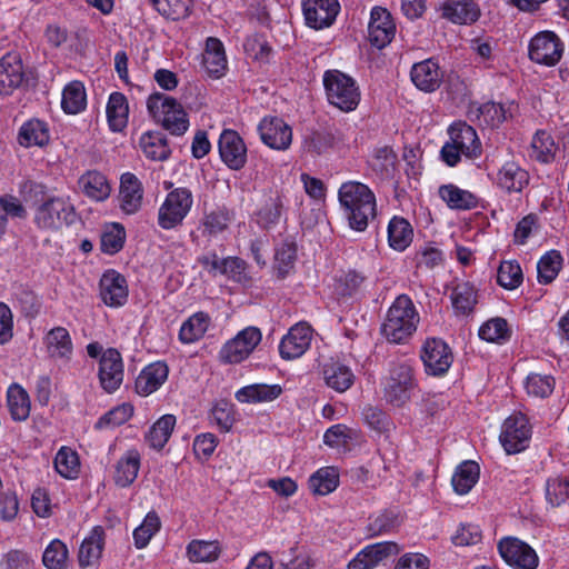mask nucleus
Here are the masks:
<instances>
[{
    "label": "nucleus",
    "mask_w": 569,
    "mask_h": 569,
    "mask_svg": "<svg viewBox=\"0 0 569 569\" xmlns=\"http://www.w3.org/2000/svg\"><path fill=\"white\" fill-rule=\"evenodd\" d=\"M338 201L348 226L355 231H365L377 216L376 196L362 182H343L338 189Z\"/></svg>",
    "instance_id": "obj_1"
},
{
    "label": "nucleus",
    "mask_w": 569,
    "mask_h": 569,
    "mask_svg": "<svg viewBox=\"0 0 569 569\" xmlns=\"http://www.w3.org/2000/svg\"><path fill=\"white\" fill-rule=\"evenodd\" d=\"M419 313L407 295L398 296L390 306L381 332L393 343L405 342L417 330Z\"/></svg>",
    "instance_id": "obj_2"
},
{
    "label": "nucleus",
    "mask_w": 569,
    "mask_h": 569,
    "mask_svg": "<svg viewBox=\"0 0 569 569\" xmlns=\"http://www.w3.org/2000/svg\"><path fill=\"white\" fill-rule=\"evenodd\" d=\"M147 110L156 123L173 136H182L189 129V118L181 103L162 92H153L147 99Z\"/></svg>",
    "instance_id": "obj_3"
},
{
    "label": "nucleus",
    "mask_w": 569,
    "mask_h": 569,
    "mask_svg": "<svg viewBox=\"0 0 569 569\" xmlns=\"http://www.w3.org/2000/svg\"><path fill=\"white\" fill-rule=\"evenodd\" d=\"M322 83L329 104L343 112L357 109L361 100V92L351 76L337 69H330L325 71Z\"/></svg>",
    "instance_id": "obj_4"
},
{
    "label": "nucleus",
    "mask_w": 569,
    "mask_h": 569,
    "mask_svg": "<svg viewBox=\"0 0 569 569\" xmlns=\"http://www.w3.org/2000/svg\"><path fill=\"white\" fill-rule=\"evenodd\" d=\"M383 396L392 407L401 408L411 399L418 382L410 361L392 362L383 381Z\"/></svg>",
    "instance_id": "obj_5"
},
{
    "label": "nucleus",
    "mask_w": 569,
    "mask_h": 569,
    "mask_svg": "<svg viewBox=\"0 0 569 569\" xmlns=\"http://www.w3.org/2000/svg\"><path fill=\"white\" fill-rule=\"evenodd\" d=\"M77 220V213L67 197H51L40 203L34 211V223L47 231H58Z\"/></svg>",
    "instance_id": "obj_6"
},
{
    "label": "nucleus",
    "mask_w": 569,
    "mask_h": 569,
    "mask_svg": "<svg viewBox=\"0 0 569 569\" xmlns=\"http://www.w3.org/2000/svg\"><path fill=\"white\" fill-rule=\"evenodd\" d=\"M193 206L191 190L179 187L167 193L158 209V224L163 230H171L182 224Z\"/></svg>",
    "instance_id": "obj_7"
},
{
    "label": "nucleus",
    "mask_w": 569,
    "mask_h": 569,
    "mask_svg": "<svg viewBox=\"0 0 569 569\" xmlns=\"http://www.w3.org/2000/svg\"><path fill=\"white\" fill-rule=\"evenodd\" d=\"M531 438V427L525 415L516 412L508 417L499 435V441L508 455L525 450Z\"/></svg>",
    "instance_id": "obj_8"
},
{
    "label": "nucleus",
    "mask_w": 569,
    "mask_h": 569,
    "mask_svg": "<svg viewBox=\"0 0 569 569\" xmlns=\"http://www.w3.org/2000/svg\"><path fill=\"white\" fill-rule=\"evenodd\" d=\"M262 338L257 327H247L237 336L227 341L219 352V358L224 363H239L247 359Z\"/></svg>",
    "instance_id": "obj_9"
},
{
    "label": "nucleus",
    "mask_w": 569,
    "mask_h": 569,
    "mask_svg": "<svg viewBox=\"0 0 569 569\" xmlns=\"http://www.w3.org/2000/svg\"><path fill=\"white\" fill-rule=\"evenodd\" d=\"M420 358L427 375L433 377L445 376L453 362L451 348L442 339L438 338L426 340Z\"/></svg>",
    "instance_id": "obj_10"
},
{
    "label": "nucleus",
    "mask_w": 569,
    "mask_h": 569,
    "mask_svg": "<svg viewBox=\"0 0 569 569\" xmlns=\"http://www.w3.org/2000/svg\"><path fill=\"white\" fill-rule=\"evenodd\" d=\"M501 558L516 569H537L539 557L537 552L525 541L515 538H502L498 543Z\"/></svg>",
    "instance_id": "obj_11"
},
{
    "label": "nucleus",
    "mask_w": 569,
    "mask_h": 569,
    "mask_svg": "<svg viewBox=\"0 0 569 569\" xmlns=\"http://www.w3.org/2000/svg\"><path fill=\"white\" fill-rule=\"evenodd\" d=\"M563 53V43L552 31H541L529 42V58L539 64L556 66Z\"/></svg>",
    "instance_id": "obj_12"
},
{
    "label": "nucleus",
    "mask_w": 569,
    "mask_h": 569,
    "mask_svg": "<svg viewBox=\"0 0 569 569\" xmlns=\"http://www.w3.org/2000/svg\"><path fill=\"white\" fill-rule=\"evenodd\" d=\"M260 140L268 148L276 151H286L293 139L292 128L279 117H263L258 124Z\"/></svg>",
    "instance_id": "obj_13"
},
{
    "label": "nucleus",
    "mask_w": 569,
    "mask_h": 569,
    "mask_svg": "<svg viewBox=\"0 0 569 569\" xmlns=\"http://www.w3.org/2000/svg\"><path fill=\"white\" fill-rule=\"evenodd\" d=\"M124 370L120 352L114 348L104 350L100 360L98 377L101 388L112 393L118 390L123 381Z\"/></svg>",
    "instance_id": "obj_14"
},
{
    "label": "nucleus",
    "mask_w": 569,
    "mask_h": 569,
    "mask_svg": "<svg viewBox=\"0 0 569 569\" xmlns=\"http://www.w3.org/2000/svg\"><path fill=\"white\" fill-rule=\"evenodd\" d=\"M312 328L307 322H299L292 326L279 345V352L282 359L293 360L306 353L312 340Z\"/></svg>",
    "instance_id": "obj_15"
},
{
    "label": "nucleus",
    "mask_w": 569,
    "mask_h": 569,
    "mask_svg": "<svg viewBox=\"0 0 569 569\" xmlns=\"http://www.w3.org/2000/svg\"><path fill=\"white\" fill-rule=\"evenodd\" d=\"M400 548L393 541H381L361 549L347 565V569H375L381 562L398 555Z\"/></svg>",
    "instance_id": "obj_16"
},
{
    "label": "nucleus",
    "mask_w": 569,
    "mask_h": 569,
    "mask_svg": "<svg viewBox=\"0 0 569 569\" xmlns=\"http://www.w3.org/2000/svg\"><path fill=\"white\" fill-rule=\"evenodd\" d=\"M302 11L307 26L320 30L335 22L340 4L338 0H302Z\"/></svg>",
    "instance_id": "obj_17"
},
{
    "label": "nucleus",
    "mask_w": 569,
    "mask_h": 569,
    "mask_svg": "<svg viewBox=\"0 0 569 569\" xmlns=\"http://www.w3.org/2000/svg\"><path fill=\"white\" fill-rule=\"evenodd\" d=\"M219 153L223 163L231 170H240L247 162V146L240 134L231 129L221 132Z\"/></svg>",
    "instance_id": "obj_18"
},
{
    "label": "nucleus",
    "mask_w": 569,
    "mask_h": 569,
    "mask_svg": "<svg viewBox=\"0 0 569 569\" xmlns=\"http://www.w3.org/2000/svg\"><path fill=\"white\" fill-rule=\"evenodd\" d=\"M369 41L381 49L391 42L396 34V23L391 13L382 7H373L368 24Z\"/></svg>",
    "instance_id": "obj_19"
},
{
    "label": "nucleus",
    "mask_w": 569,
    "mask_h": 569,
    "mask_svg": "<svg viewBox=\"0 0 569 569\" xmlns=\"http://www.w3.org/2000/svg\"><path fill=\"white\" fill-rule=\"evenodd\" d=\"M100 297L111 308L122 307L129 296L126 278L116 270L106 271L100 279Z\"/></svg>",
    "instance_id": "obj_20"
},
{
    "label": "nucleus",
    "mask_w": 569,
    "mask_h": 569,
    "mask_svg": "<svg viewBox=\"0 0 569 569\" xmlns=\"http://www.w3.org/2000/svg\"><path fill=\"white\" fill-rule=\"evenodd\" d=\"M530 181V176L517 161L508 160L498 169L493 182L507 193L521 192Z\"/></svg>",
    "instance_id": "obj_21"
},
{
    "label": "nucleus",
    "mask_w": 569,
    "mask_h": 569,
    "mask_svg": "<svg viewBox=\"0 0 569 569\" xmlns=\"http://www.w3.org/2000/svg\"><path fill=\"white\" fill-rule=\"evenodd\" d=\"M23 80V64L18 53L8 52L0 58V94H11L22 84Z\"/></svg>",
    "instance_id": "obj_22"
},
{
    "label": "nucleus",
    "mask_w": 569,
    "mask_h": 569,
    "mask_svg": "<svg viewBox=\"0 0 569 569\" xmlns=\"http://www.w3.org/2000/svg\"><path fill=\"white\" fill-rule=\"evenodd\" d=\"M143 188L141 181L131 172L120 178L119 206L126 214L137 213L142 204Z\"/></svg>",
    "instance_id": "obj_23"
},
{
    "label": "nucleus",
    "mask_w": 569,
    "mask_h": 569,
    "mask_svg": "<svg viewBox=\"0 0 569 569\" xmlns=\"http://www.w3.org/2000/svg\"><path fill=\"white\" fill-rule=\"evenodd\" d=\"M410 76L413 84L425 92L436 91L440 87L443 78L438 62L433 59H426L415 63L411 68Z\"/></svg>",
    "instance_id": "obj_24"
},
{
    "label": "nucleus",
    "mask_w": 569,
    "mask_h": 569,
    "mask_svg": "<svg viewBox=\"0 0 569 569\" xmlns=\"http://www.w3.org/2000/svg\"><path fill=\"white\" fill-rule=\"evenodd\" d=\"M202 67L206 73L213 79H219L226 74L228 60L224 46L221 40L216 37H209L206 40V47L202 53Z\"/></svg>",
    "instance_id": "obj_25"
},
{
    "label": "nucleus",
    "mask_w": 569,
    "mask_h": 569,
    "mask_svg": "<svg viewBox=\"0 0 569 569\" xmlns=\"http://www.w3.org/2000/svg\"><path fill=\"white\" fill-rule=\"evenodd\" d=\"M449 136L450 141L460 149L466 158L475 159L481 154V142L477 132L466 122H456L450 126Z\"/></svg>",
    "instance_id": "obj_26"
},
{
    "label": "nucleus",
    "mask_w": 569,
    "mask_h": 569,
    "mask_svg": "<svg viewBox=\"0 0 569 569\" xmlns=\"http://www.w3.org/2000/svg\"><path fill=\"white\" fill-rule=\"evenodd\" d=\"M169 368L163 361H154L146 366L136 379V391L147 397L157 391L168 379Z\"/></svg>",
    "instance_id": "obj_27"
},
{
    "label": "nucleus",
    "mask_w": 569,
    "mask_h": 569,
    "mask_svg": "<svg viewBox=\"0 0 569 569\" xmlns=\"http://www.w3.org/2000/svg\"><path fill=\"white\" fill-rule=\"evenodd\" d=\"M284 199V194L279 190L266 192L257 211L258 223L263 228L279 223L286 211Z\"/></svg>",
    "instance_id": "obj_28"
},
{
    "label": "nucleus",
    "mask_w": 569,
    "mask_h": 569,
    "mask_svg": "<svg viewBox=\"0 0 569 569\" xmlns=\"http://www.w3.org/2000/svg\"><path fill=\"white\" fill-rule=\"evenodd\" d=\"M441 13L452 23L471 24L479 19L481 11L473 0H445Z\"/></svg>",
    "instance_id": "obj_29"
},
{
    "label": "nucleus",
    "mask_w": 569,
    "mask_h": 569,
    "mask_svg": "<svg viewBox=\"0 0 569 569\" xmlns=\"http://www.w3.org/2000/svg\"><path fill=\"white\" fill-rule=\"evenodd\" d=\"M104 547V529L96 526L80 546L78 561L81 568L98 565Z\"/></svg>",
    "instance_id": "obj_30"
},
{
    "label": "nucleus",
    "mask_w": 569,
    "mask_h": 569,
    "mask_svg": "<svg viewBox=\"0 0 569 569\" xmlns=\"http://www.w3.org/2000/svg\"><path fill=\"white\" fill-rule=\"evenodd\" d=\"M78 186L87 198L97 202L104 201L111 193V186L107 177L98 170H88L81 174Z\"/></svg>",
    "instance_id": "obj_31"
},
{
    "label": "nucleus",
    "mask_w": 569,
    "mask_h": 569,
    "mask_svg": "<svg viewBox=\"0 0 569 569\" xmlns=\"http://www.w3.org/2000/svg\"><path fill=\"white\" fill-rule=\"evenodd\" d=\"M326 385L337 392H345L355 383L356 376L350 367L338 361L330 360L322 367Z\"/></svg>",
    "instance_id": "obj_32"
},
{
    "label": "nucleus",
    "mask_w": 569,
    "mask_h": 569,
    "mask_svg": "<svg viewBox=\"0 0 569 569\" xmlns=\"http://www.w3.org/2000/svg\"><path fill=\"white\" fill-rule=\"evenodd\" d=\"M141 456L137 449L127 450L114 466L113 480L118 487L131 486L138 477Z\"/></svg>",
    "instance_id": "obj_33"
},
{
    "label": "nucleus",
    "mask_w": 569,
    "mask_h": 569,
    "mask_svg": "<svg viewBox=\"0 0 569 569\" xmlns=\"http://www.w3.org/2000/svg\"><path fill=\"white\" fill-rule=\"evenodd\" d=\"M438 196L452 210H471L478 206V197L476 194L453 183L440 186Z\"/></svg>",
    "instance_id": "obj_34"
},
{
    "label": "nucleus",
    "mask_w": 569,
    "mask_h": 569,
    "mask_svg": "<svg viewBox=\"0 0 569 569\" xmlns=\"http://www.w3.org/2000/svg\"><path fill=\"white\" fill-rule=\"evenodd\" d=\"M44 345L48 355L53 359L69 360L72 356V339L63 327L52 328L44 337Z\"/></svg>",
    "instance_id": "obj_35"
},
{
    "label": "nucleus",
    "mask_w": 569,
    "mask_h": 569,
    "mask_svg": "<svg viewBox=\"0 0 569 569\" xmlns=\"http://www.w3.org/2000/svg\"><path fill=\"white\" fill-rule=\"evenodd\" d=\"M281 393L280 385L253 383L240 388L234 397L241 403H261L273 401Z\"/></svg>",
    "instance_id": "obj_36"
},
{
    "label": "nucleus",
    "mask_w": 569,
    "mask_h": 569,
    "mask_svg": "<svg viewBox=\"0 0 569 569\" xmlns=\"http://www.w3.org/2000/svg\"><path fill=\"white\" fill-rule=\"evenodd\" d=\"M109 128L113 132L122 131L129 119V106L126 96L121 92H112L106 107Z\"/></svg>",
    "instance_id": "obj_37"
},
{
    "label": "nucleus",
    "mask_w": 569,
    "mask_h": 569,
    "mask_svg": "<svg viewBox=\"0 0 569 569\" xmlns=\"http://www.w3.org/2000/svg\"><path fill=\"white\" fill-rule=\"evenodd\" d=\"M50 132L46 122L32 119L24 122L18 134V141L22 147H43L49 143Z\"/></svg>",
    "instance_id": "obj_38"
},
{
    "label": "nucleus",
    "mask_w": 569,
    "mask_h": 569,
    "mask_svg": "<svg viewBox=\"0 0 569 569\" xmlns=\"http://www.w3.org/2000/svg\"><path fill=\"white\" fill-rule=\"evenodd\" d=\"M139 146L146 158L152 161H164L171 153L167 139L157 131L144 132L140 137Z\"/></svg>",
    "instance_id": "obj_39"
},
{
    "label": "nucleus",
    "mask_w": 569,
    "mask_h": 569,
    "mask_svg": "<svg viewBox=\"0 0 569 569\" xmlns=\"http://www.w3.org/2000/svg\"><path fill=\"white\" fill-rule=\"evenodd\" d=\"M173 415H163L148 430L144 436L146 442L154 450H161L169 441L176 426Z\"/></svg>",
    "instance_id": "obj_40"
},
{
    "label": "nucleus",
    "mask_w": 569,
    "mask_h": 569,
    "mask_svg": "<svg viewBox=\"0 0 569 569\" xmlns=\"http://www.w3.org/2000/svg\"><path fill=\"white\" fill-rule=\"evenodd\" d=\"M7 403L11 418L24 421L29 418L31 402L28 392L18 383H12L7 390Z\"/></svg>",
    "instance_id": "obj_41"
},
{
    "label": "nucleus",
    "mask_w": 569,
    "mask_h": 569,
    "mask_svg": "<svg viewBox=\"0 0 569 569\" xmlns=\"http://www.w3.org/2000/svg\"><path fill=\"white\" fill-rule=\"evenodd\" d=\"M87 107V93L81 81H71L62 90L61 108L66 113L77 114Z\"/></svg>",
    "instance_id": "obj_42"
},
{
    "label": "nucleus",
    "mask_w": 569,
    "mask_h": 569,
    "mask_svg": "<svg viewBox=\"0 0 569 569\" xmlns=\"http://www.w3.org/2000/svg\"><path fill=\"white\" fill-rule=\"evenodd\" d=\"M210 325V317L206 312H196L190 316L179 331V339L182 343L189 345L200 340L207 332Z\"/></svg>",
    "instance_id": "obj_43"
},
{
    "label": "nucleus",
    "mask_w": 569,
    "mask_h": 569,
    "mask_svg": "<svg viewBox=\"0 0 569 569\" xmlns=\"http://www.w3.org/2000/svg\"><path fill=\"white\" fill-rule=\"evenodd\" d=\"M558 150L552 134L546 130H538L531 140L530 157L541 163H550L555 160Z\"/></svg>",
    "instance_id": "obj_44"
},
{
    "label": "nucleus",
    "mask_w": 569,
    "mask_h": 569,
    "mask_svg": "<svg viewBox=\"0 0 569 569\" xmlns=\"http://www.w3.org/2000/svg\"><path fill=\"white\" fill-rule=\"evenodd\" d=\"M221 553V546L217 540H191L187 546V557L193 563L213 562Z\"/></svg>",
    "instance_id": "obj_45"
},
{
    "label": "nucleus",
    "mask_w": 569,
    "mask_h": 569,
    "mask_svg": "<svg viewBox=\"0 0 569 569\" xmlns=\"http://www.w3.org/2000/svg\"><path fill=\"white\" fill-rule=\"evenodd\" d=\"M412 238V227L405 218L393 217L389 221L388 242L392 249L403 251L410 246Z\"/></svg>",
    "instance_id": "obj_46"
},
{
    "label": "nucleus",
    "mask_w": 569,
    "mask_h": 569,
    "mask_svg": "<svg viewBox=\"0 0 569 569\" xmlns=\"http://www.w3.org/2000/svg\"><path fill=\"white\" fill-rule=\"evenodd\" d=\"M479 466L475 461L467 460L463 461L459 467L456 469L452 478L451 483L453 487V490L458 495H466L468 493L473 486L478 482L479 479Z\"/></svg>",
    "instance_id": "obj_47"
},
{
    "label": "nucleus",
    "mask_w": 569,
    "mask_h": 569,
    "mask_svg": "<svg viewBox=\"0 0 569 569\" xmlns=\"http://www.w3.org/2000/svg\"><path fill=\"white\" fill-rule=\"evenodd\" d=\"M309 489L319 496L335 491L339 485V472L335 467H323L309 478Z\"/></svg>",
    "instance_id": "obj_48"
},
{
    "label": "nucleus",
    "mask_w": 569,
    "mask_h": 569,
    "mask_svg": "<svg viewBox=\"0 0 569 569\" xmlns=\"http://www.w3.org/2000/svg\"><path fill=\"white\" fill-rule=\"evenodd\" d=\"M451 302L457 313H470L477 303V289L470 282L457 283L451 292Z\"/></svg>",
    "instance_id": "obj_49"
},
{
    "label": "nucleus",
    "mask_w": 569,
    "mask_h": 569,
    "mask_svg": "<svg viewBox=\"0 0 569 569\" xmlns=\"http://www.w3.org/2000/svg\"><path fill=\"white\" fill-rule=\"evenodd\" d=\"M233 220V212L227 207H218L206 213L202 220L203 233L217 236L228 229Z\"/></svg>",
    "instance_id": "obj_50"
},
{
    "label": "nucleus",
    "mask_w": 569,
    "mask_h": 569,
    "mask_svg": "<svg viewBox=\"0 0 569 569\" xmlns=\"http://www.w3.org/2000/svg\"><path fill=\"white\" fill-rule=\"evenodd\" d=\"M69 561V550L67 545L60 539H53L44 548L42 553V563L47 569H67Z\"/></svg>",
    "instance_id": "obj_51"
},
{
    "label": "nucleus",
    "mask_w": 569,
    "mask_h": 569,
    "mask_svg": "<svg viewBox=\"0 0 569 569\" xmlns=\"http://www.w3.org/2000/svg\"><path fill=\"white\" fill-rule=\"evenodd\" d=\"M57 472L66 479H76L80 472L78 453L69 447H61L54 458Z\"/></svg>",
    "instance_id": "obj_52"
},
{
    "label": "nucleus",
    "mask_w": 569,
    "mask_h": 569,
    "mask_svg": "<svg viewBox=\"0 0 569 569\" xmlns=\"http://www.w3.org/2000/svg\"><path fill=\"white\" fill-rule=\"evenodd\" d=\"M124 241L126 230L122 224L118 222L106 224L101 233V251L108 254H114L123 248Z\"/></svg>",
    "instance_id": "obj_53"
},
{
    "label": "nucleus",
    "mask_w": 569,
    "mask_h": 569,
    "mask_svg": "<svg viewBox=\"0 0 569 569\" xmlns=\"http://www.w3.org/2000/svg\"><path fill=\"white\" fill-rule=\"evenodd\" d=\"M562 266V257L557 250L545 253L537 263L539 283H551L558 276Z\"/></svg>",
    "instance_id": "obj_54"
},
{
    "label": "nucleus",
    "mask_w": 569,
    "mask_h": 569,
    "mask_svg": "<svg viewBox=\"0 0 569 569\" xmlns=\"http://www.w3.org/2000/svg\"><path fill=\"white\" fill-rule=\"evenodd\" d=\"M133 415V407L130 403L119 405L98 419L94 427L98 430L114 429L126 423Z\"/></svg>",
    "instance_id": "obj_55"
},
{
    "label": "nucleus",
    "mask_w": 569,
    "mask_h": 569,
    "mask_svg": "<svg viewBox=\"0 0 569 569\" xmlns=\"http://www.w3.org/2000/svg\"><path fill=\"white\" fill-rule=\"evenodd\" d=\"M161 522L154 511H150L144 517L140 526L133 531L134 546L142 549L148 546L151 538L160 530Z\"/></svg>",
    "instance_id": "obj_56"
},
{
    "label": "nucleus",
    "mask_w": 569,
    "mask_h": 569,
    "mask_svg": "<svg viewBox=\"0 0 569 569\" xmlns=\"http://www.w3.org/2000/svg\"><path fill=\"white\" fill-rule=\"evenodd\" d=\"M569 499V476L549 478L546 482V500L551 507H559Z\"/></svg>",
    "instance_id": "obj_57"
},
{
    "label": "nucleus",
    "mask_w": 569,
    "mask_h": 569,
    "mask_svg": "<svg viewBox=\"0 0 569 569\" xmlns=\"http://www.w3.org/2000/svg\"><path fill=\"white\" fill-rule=\"evenodd\" d=\"M153 8L163 17L179 20L188 17L191 0H149Z\"/></svg>",
    "instance_id": "obj_58"
},
{
    "label": "nucleus",
    "mask_w": 569,
    "mask_h": 569,
    "mask_svg": "<svg viewBox=\"0 0 569 569\" xmlns=\"http://www.w3.org/2000/svg\"><path fill=\"white\" fill-rule=\"evenodd\" d=\"M525 388L529 396L547 398L555 389V379L549 375L530 373L526 378Z\"/></svg>",
    "instance_id": "obj_59"
},
{
    "label": "nucleus",
    "mask_w": 569,
    "mask_h": 569,
    "mask_svg": "<svg viewBox=\"0 0 569 569\" xmlns=\"http://www.w3.org/2000/svg\"><path fill=\"white\" fill-rule=\"evenodd\" d=\"M479 337L488 342L501 343L510 337L508 322L503 318H493L479 329Z\"/></svg>",
    "instance_id": "obj_60"
},
{
    "label": "nucleus",
    "mask_w": 569,
    "mask_h": 569,
    "mask_svg": "<svg viewBox=\"0 0 569 569\" xmlns=\"http://www.w3.org/2000/svg\"><path fill=\"white\" fill-rule=\"evenodd\" d=\"M523 280L520 264L517 261H503L500 263L497 281L505 289L512 290L518 288Z\"/></svg>",
    "instance_id": "obj_61"
},
{
    "label": "nucleus",
    "mask_w": 569,
    "mask_h": 569,
    "mask_svg": "<svg viewBox=\"0 0 569 569\" xmlns=\"http://www.w3.org/2000/svg\"><path fill=\"white\" fill-rule=\"evenodd\" d=\"M296 262V246L293 243H282L274 254V270L277 277L280 279L286 278L295 267Z\"/></svg>",
    "instance_id": "obj_62"
},
{
    "label": "nucleus",
    "mask_w": 569,
    "mask_h": 569,
    "mask_svg": "<svg viewBox=\"0 0 569 569\" xmlns=\"http://www.w3.org/2000/svg\"><path fill=\"white\" fill-rule=\"evenodd\" d=\"M365 280L366 277L362 273L356 270H348L337 279L336 291L340 296H351L361 288Z\"/></svg>",
    "instance_id": "obj_63"
},
{
    "label": "nucleus",
    "mask_w": 569,
    "mask_h": 569,
    "mask_svg": "<svg viewBox=\"0 0 569 569\" xmlns=\"http://www.w3.org/2000/svg\"><path fill=\"white\" fill-rule=\"evenodd\" d=\"M0 566L1 569H33L34 560L27 551L12 549L2 556Z\"/></svg>",
    "instance_id": "obj_64"
}]
</instances>
